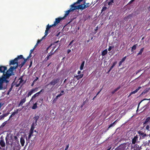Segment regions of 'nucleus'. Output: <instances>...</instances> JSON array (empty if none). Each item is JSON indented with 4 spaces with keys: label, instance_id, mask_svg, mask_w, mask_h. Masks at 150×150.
Masks as SVG:
<instances>
[{
    "label": "nucleus",
    "instance_id": "31",
    "mask_svg": "<svg viewBox=\"0 0 150 150\" xmlns=\"http://www.w3.org/2000/svg\"><path fill=\"white\" fill-rule=\"evenodd\" d=\"M114 2V0H110L108 2V5L109 6L112 5Z\"/></svg>",
    "mask_w": 150,
    "mask_h": 150
},
{
    "label": "nucleus",
    "instance_id": "53",
    "mask_svg": "<svg viewBox=\"0 0 150 150\" xmlns=\"http://www.w3.org/2000/svg\"><path fill=\"white\" fill-rule=\"evenodd\" d=\"M86 100L85 101H84L83 102V103L81 105V108H82L83 107V106L85 104V103L86 102Z\"/></svg>",
    "mask_w": 150,
    "mask_h": 150
},
{
    "label": "nucleus",
    "instance_id": "40",
    "mask_svg": "<svg viewBox=\"0 0 150 150\" xmlns=\"http://www.w3.org/2000/svg\"><path fill=\"white\" fill-rule=\"evenodd\" d=\"M83 0H78V1L75 3H74L73 4H79Z\"/></svg>",
    "mask_w": 150,
    "mask_h": 150
},
{
    "label": "nucleus",
    "instance_id": "20",
    "mask_svg": "<svg viewBox=\"0 0 150 150\" xmlns=\"http://www.w3.org/2000/svg\"><path fill=\"white\" fill-rule=\"evenodd\" d=\"M20 142L22 146H23L25 143V140L22 137H21L20 138Z\"/></svg>",
    "mask_w": 150,
    "mask_h": 150
},
{
    "label": "nucleus",
    "instance_id": "23",
    "mask_svg": "<svg viewBox=\"0 0 150 150\" xmlns=\"http://www.w3.org/2000/svg\"><path fill=\"white\" fill-rule=\"evenodd\" d=\"M56 26V25H55V24L54 23L52 25H49V24H48L47 26V27L46 28H48V29H49V30L51 28V27H55Z\"/></svg>",
    "mask_w": 150,
    "mask_h": 150
},
{
    "label": "nucleus",
    "instance_id": "18",
    "mask_svg": "<svg viewBox=\"0 0 150 150\" xmlns=\"http://www.w3.org/2000/svg\"><path fill=\"white\" fill-rule=\"evenodd\" d=\"M37 125L35 124L34 123H32L29 132L33 133L34 132V129L35 128V126Z\"/></svg>",
    "mask_w": 150,
    "mask_h": 150
},
{
    "label": "nucleus",
    "instance_id": "57",
    "mask_svg": "<svg viewBox=\"0 0 150 150\" xmlns=\"http://www.w3.org/2000/svg\"><path fill=\"white\" fill-rule=\"evenodd\" d=\"M122 62L121 61L119 62V66H121V65H122Z\"/></svg>",
    "mask_w": 150,
    "mask_h": 150
},
{
    "label": "nucleus",
    "instance_id": "43",
    "mask_svg": "<svg viewBox=\"0 0 150 150\" xmlns=\"http://www.w3.org/2000/svg\"><path fill=\"white\" fill-rule=\"evenodd\" d=\"M114 125V123H112L110 125H109L108 128L107 129V130L109 129L111 127L113 126Z\"/></svg>",
    "mask_w": 150,
    "mask_h": 150
},
{
    "label": "nucleus",
    "instance_id": "4",
    "mask_svg": "<svg viewBox=\"0 0 150 150\" xmlns=\"http://www.w3.org/2000/svg\"><path fill=\"white\" fill-rule=\"evenodd\" d=\"M59 80L60 78H59L53 79L48 84L46 85L45 87H47L50 85H52L53 86L59 82Z\"/></svg>",
    "mask_w": 150,
    "mask_h": 150
},
{
    "label": "nucleus",
    "instance_id": "41",
    "mask_svg": "<svg viewBox=\"0 0 150 150\" xmlns=\"http://www.w3.org/2000/svg\"><path fill=\"white\" fill-rule=\"evenodd\" d=\"M144 100H150V99H146V98H145L142 100L139 103V104H138V107H139V104H140V103L143 101Z\"/></svg>",
    "mask_w": 150,
    "mask_h": 150
},
{
    "label": "nucleus",
    "instance_id": "45",
    "mask_svg": "<svg viewBox=\"0 0 150 150\" xmlns=\"http://www.w3.org/2000/svg\"><path fill=\"white\" fill-rule=\"evenodd\" d=\"M107 8L105 7H103L102 9L101 10V13H102L103 11H105L106 10V9Z\"/></svg>",
    "mask_w": 150,
    "mask_h": 150
},
{
    "label": "nucleus",
    "instance_id": "28",
    "mask_svg": "<svg viewBox=\"0 0 150 150\" xmlns=\"http://www.w3.org/2000/svg\"><path fill=\"white\" fill-rule=\"evenodd\" d=\"M8 114H3L0 116V119H2L4 118V117H6L8 115Z\"/></svg>",
    "mask_w": 150,
    "mask_h": 150
},
{
    "label": "nucleus",
    "instance_id": "10",
    "mask_svg": "<svg viewBox=\"0 0 150 150\" xmlns=\"http://www.w3.org/2000/svg\"><path fill=\"white\" fill-rule=\"evenodd\" d=\"M64 19V17H59L55 19V21H54V23L56 26L59 23L60 21L63 20Z\"/></svg>",
    "mask_w": 150,
    "mask_h": 150
},
{
    "label": "nucleus",
    "instance_id": "27",
    "mask_svg": "<svg viewBox=\"0 0 150 150\" xmlns=\"http://www.w3.org/2000/svg\"><path fill=\"white\" fill-rule=\"evenodd\" d=\"M108 51L107 49L105 50H103L102 53V55L104 56L107 53Z\"/></svg>",
    "mask_w": 150,
    "mask_h": 150
},
{
    "label": "nucleus",
    "instance_id": "58",
    "mask_svg": "<svg viewBox=\"0 0 150 150\" xmlns=\"http://www.w3.org/2000/svg\"><path fill=\"white\" fill-rule=\"evenodd\" d=\"M34 49V48L33 49H32L30 50V53L32 54V52H33Z\"/></svg>",
    "mask_w": 150,
    "mask_h": 150
},
{
    "label": "nucleus",
    "instance_id": "60",
    "mask_svg": "<svg viewBox=\"0 0 150 150\" xmlns=\"http://www.w3.org/2000/svg\"><path fill=\"white\" fill-rule=\"evenodd\" d=\"M141 71V70L140 69L138 70L136 72V74H137L138 73L140 72Z\"/></svg>",
    "mask_w": 150,
    "mask_h": 150
},
{
    "label": "nucleus",
    "instance_id": "38",
    "mask_svg": "<svg viewBox=\"0 0 150 150\" xmlns=\"http://www.w3.org/2000/svg\"><path fill=\"white\" fill-rule=\"evenodd\" d=\"M74 41V40H73L70 42L68 46V47H70L71 48V47L72 46L71 45L73 43Z\"/></svg>",
    "mask_w": 150,
    "mask_h": 150
},
{
    "label": "nucleus",
    "instance_id": "33",
    "mask_svg": "<svg viewBox=\"0 0 150 150\" xmlns=\"http://www.w3.org/2000/svg\"><path fill=\"white\" fill-rule=\"evenodd\" d=\"M38 94L37 93H36L32 97V98H31L30 101H31L33 98H35L36 97L38 96Z\"/></svg>",
    "mask_w": 150,
    "mask_h": 150
},
{
    "label": "nucleus",
    "instance_id": "37",
    "mask_svg": "<svg viewBox=\"0 0 150 150\" xmlns=\"http://www.w3.org/2000/svg\"><path fill=\"white\" fill-rule=\"evenodd\" d=\"M38 88H33L32 89L31 91H32V93H34L35 92H36L38 91Z\"/></svg>",
    "mask_w": 150,
    "mask_h": 150
},
{
    "label": "nucleus",
    "instance_id": "15",
    "mask_svg": "<svg viewBox=\"0 0 150 150\" xmlns=\"http://www.w3.org/2000/svg\"><path fill=\"white\" fill-rule=\"evenodd\" d=\"M26 99V97H25L23 99H21V100L20 103L18 105V107H19L20 106H22L23 104L25 102Z\"/></svg>",
    "mask_w": 150,
    "mask_h": 150
},
{
    "label": "nucleus",
    "instance_id": "47",
    "mask_svg": "<svg viewBox=\"0 0 150 150\" xmlns=\"http://www.w3.org/2000/svg\"><path fill=\"white\" fill-rule=\"evenodd\" d=\"M126 56H125L124 57H123L122 59V60H121V61L122 62H123L125 60V59H126Z\"/></svg>",
    "mask_w": 150,
    "mask_h": 150
},
{
    "label": "nucleus",
    "instance_id": "29",
    "mask_svg": "<svg viewBox=\"0 0 150 150\" xmlns=\"http://www.w3.org/2000/svg\"><path fill=\"white\" fill-rule=\"evenodd\" d=\"M37 105V103H36L34 104L33 106L32 107V109H35L38 107Z\"/></svg>",
    "mask_w": 150,
    "mask_h": 150
},
{
    "label": "nucleus",
    "instance_id": "59",
    "mask_svg": "<svg viewBox=\"0 0 150 150\" xmlns=\"http://www.w3.org/2000/svg\"><path fill=\"white\" fill-rule=\"evenodd\" d=\"M71 51V50L70 49H69L67 51V52L68 54Z\"/></svg>",
    "mask_w": 150,
    "mask_h": 150
},
{
    "label": "nucleus",
    "instance_id": "42",
    "mask_svg": "<svg viewBox=\"0 0 150 150\" xmlns=\"http://www.w3.org/2000/svg\"><path fill=\"white\" fill-rule=\"evenodd\" d=\"M136 45H137V44L136 45H134L132 48V50H135L136 49Z\"/></svg>",
    "mask_w": 150,
    "mask_h": 150
},
{
    "label": "nucleus",
    "instance_id": "62",
    "mask_svg": "<svg viewBox=\"0 0 150 150\" xmlns=\"http://www.w3.org/2000/svg\"><path fill=\"white\" fill-rule=\"evenodd\" d=\"M64 94V93H60L58 95H59V96L60 97V96H62Z\"/></svg>",
    "mask_w": 150,
    "mask_h": 150
},
{
    "label": "nucleus",
    "instance_id": "6",
    "mask_svg": "<svg viewBox=\"0 0 150 150\" xmlns=\"http://www.w3.org/2000/svg\"><path fill=\"white\" fill-rule=\"evenodd\" d=\"M6 149L9 147V145H12L13 144V139H11V138L8 139L6 137Z\"/></svg>",
    "mask_w": 150,
    "mask_h": 150
},
{
    "label": "nucleus",
    "instance_id": "25",
    "mask_svg": "<svg viewBox=\"0 0 150 150\" xmlns=\"http://www.w3.org/2000/svg\"><path fill=\"white\" fill-rule=\"evenodd\" d=\"M84 64L85 61H83L81 64L80 67V70H81L83 69V67L84 66Z\"/></svg>",
    "mask_w": 150,
    "mask_h": 150
},
{
    "label": "nucleus",
    "instance_id": "44",
    "mask_svg": "<svg viewBox=\"0 0 150 150\" xmlns=\"http://www.w3.org/2000/svg\"><path fill=\"white\" fill-rule=\"evenodd\" d=\"M121 88V87L120 86H119L118 87H117V88L115 89H114L113 90L115 92H116V91H117L119 89H120V88Z\"/></svg>",
    "mask_w": 150,
    "mask_h": 150
},
{
    "label": "nucleus",
    "instance_id": "11",
    "mask_svg": "<svg viewBox=\"0 0 150 150\" xmlns=\"http://www.w3.org/2000/svg\"><path fill=\"white\" fill-rule=\"evenodd\" d=\"M138 133L139 134L140 138L142 137V138H144L145 137L147 136L146 134H145L142 131H140L138 132Z\"/></svg>",
    "mask_w": 150,
    "mask_h": 150
},
{
    "label": "nucleus",
    "instance_id": "32",
    "mask_svg": "<svg viewBox=\"0 0 150 150\" xmlns=\"http://www.w3.org/2000/svg\"><path fill=\"white\" fill-rule=\"evenodd\" d=\"M48 28H46V29L45 30V36H44L45 37V36H46L48 34V31L49 30V29H48Z\"/></svg>",
    "mask_w": 150,
    "mask_h": 150
},
{
    "label": "nucleus",
    "instance_id": "24",
    "mask_svg": "<svg viewBox=\"0 0 150 150\" xmlns=\"http://www.w3.org/2000/svg\"><path fill=\"white\" fill-rule=\"evenodd\" d=\"M140 147L137 144H135L134 146V149L136 150H140Z\"/></svg>",
    "mask_w": 150,
    "mask_h": 150
},
{
    "label": "nucleus",
    "instance_id": "14",
    "mask_svg": "<svg viewBox=\"0 0 150 150\" xmlns=\"http://www.w3.org/2000/svg\"><path fill=\"white\" fill-rule=\"evenodd\" d=\"M142 87L141 86H139V87L137 89H136L134 91L132 92L129 96H128V97L130 96H131L132 94H134L137 92L141 88H142Z\"/></svg>",
    "mask_w": 150,
    "mask_h": 150
},
{
    "label": "nucleus",
    "instance_id": "21",
    "mask_svg": "<svg viewBox=\"0 0 150 150\" xmlns=\"http://www.w3.org/2000/svg\"><path fill=\"white\" fill-rule=\"evenodd\" d=\"M83 76V74H81L78 75H76V76H75L74 77H76L77 80H79L80 79L82 78Z\"/></svg>",
    "mask_w": 150,
    "mask_h": 150
},
{
    "label": "nucleus",
    "instance_id": "61",
    "mask_svg": "<svg viewBox=\"0 0 150 150\" xmlns=\"http://www.w3.org/2000/svg\"><path fill=\"white\" fill-rule=\"evenodd\" d=\"M59 97H60L59 96V95H57L56 96V97L54 99H57Z\"/></svg>",
    "mask_w": 150,
    "mask_h": 150
},
{
    "label": "nucleus",
    "instance_id": "13",
    "mask_svg": "<svg viewBox=\"0 0 150 150\" xmlns=\"http://www.w3.org/2000/svg\"><path fill=\"white\" fill-rule=\"evenodd\" d=\"M149 90H150V87L146 88L142 92L141 94L140 95V96H142L143 95H144L146 93H148Z\"/></svg>",
    "mask_w": 150,
    "mask_h": 150
},
{
    "label": "nucleus",
    "instance_id": "3",
    "mask_svg": "<svg viewBox=\"0 0 150 150\" xmlns=\"http://www.w3.org/2000/svg\"><path fill=\"white\" fill-rule=\"evenodd\" d=\"M72 5H73V8L74 10L77 9L83 10L84 9L89 6H87L86 5L84 4H81L77 6H76L75 4H73Z\"/></svg>",
    "mask_w": 150,
    "mask_h": 150
},
{
    "label": "nucleus",
    "instance_id": "26",
    "mask_svg": "<svg viewBox=\"0 0 150 150\" xmlns=\"http://www.w3.org/2000/svg\"><path fill=\"white\" fill-rule=\"evenodd\" d=\"M18 109H17L16 111L13 112L10 116L9 118H11L12 116H14L15 114L17 113H18Z\"/></svg>",
    "mask_w": 150,
    "mask_h": 150
},
{
    "label": "nucleus",
    "instance_id": "46",
    "mask_svg": "<svg viewBox=\"0 0 150 150\" xmlns=\"http://www.w3.org/2000/svg\"><path fill=\"white\" fill-rule=\"evenodd\" d=\"M116 150H125V149L124 148H121L120 147H118Z\"/></svg>",
    "mask_w": 150,
    "mask_h": 150
},
{
    "label": "nucleus",
    "instance_id": "49",
    "mask_svg": "<svg viewBox=\"0 0 150 150\" xmlns=\"http://www.w3.org/2000/svg\"><path fill=\"white\" fill-rule=\"evenodd\" d=\"M114 48V46H109V48H108V50L110 51L111 49Z\"/></svg>",
    "mask_w": 150,
    "mask_h": 150
},
{
    "label": "nucleus",
    "instance_id": "35",
    "mask_svg": "<svg viewBox=\"0 0 150 150\" xmlns=\"http://www.w3.org/2000/svg\"><path fill=\"white\" fill-rule=\"evenodd\" d=\"M33 93L32 92V91H29L27 95L25 97H26V98L27 97H29L30 96H31V94H32Z\"/></svg>",
    "mask_w": 150,
    "mask_h": 150
},
{
    "label": "nucleus",
    "instance_id": "48",
    "mask_svg": "<svg viewBox=\"0 0 150 150\" xmlns=\"http://www.w3.org/2000/svg\"><path fill=\"white\" fill-rule=\"evenodd\" d=\"M13 87V85H11V87L9 88V89L8 90L9 92H10L11 91Z\"/></svg>",
    "mask_w": 150,
    "mask_h": 150
},
{
    "label": "nucleus",
    "instance_id": "50",
    "mask_svg": "<svg viewBox=\"0 0 150 150\" xmlns=\"http://www.w3.org/2000/svg\"><path fill=\"white\" fill-rule=\"evenodd\" d=\"M38 79V77H36V78L33 81V83H35V82H36Z\"/></svg>",
    "mask_w": 150,
    "mask_h": 150
},
{
    "label": "nucleus",
    "instance_id": "64",
    "mask_svg": "<svg viewBox=\"0 0 150 150\" xmlns=\"http://www.w3.org/2000/svg\"><path fill=\"white\" fill-rule=\"evenodd\" d=\"M148 9L149 11H150V6L149 7Z\"/></svg>",
    "mask_w": 150,
    "mask_h": 150
},
{
    "label": "nucleus",
    "instance_id": "2",
    "mask_svg": "<svg viewBox=\"0 0 150 150\" xmlns=\"http://www.w3.org/2000/svg\"><path fill=\"white\" fill-rule=\"evenodd\" d=\"M10 77V75L8 74H6L5 76L3 78H0V90L2 88V84L4 81H6L8 82V81L6 80V79H8Z\"/></svg>",
    "mask_w": 150,
    "mask_h": 150
},
{
    "label": "nucleus",
    "instance_id": "36",
    "mask_svg": "<svg viewBox=\"0 0 150 150\" xmlns=\"http://www.w3.org/2000/svg\"><path fill=\"white\" fill-rule=\"evenodd\" d=\"M33 133L30 132H29V134L28 135V139H30V137L32 136H33Z\"/></svg>",
    "mask_w": 150,
    "mask_h": 150
},
{
    "label": "nucleus",
    "instance_id": "34",
    "mask_svg": "<svg viewBox=\"0 0 150 150\" xmlns=\"http://www.w3.org/2000/svg\"><path fill=\"white\" fill-rule=\"evenodd\" d=\"M19 79L20 80V81L19 82V83L21 84L23 81V76H21L20 78H19Z\"/></svg>",
    "mask_w": 150,
    "mask_h": 150
},
{
    "label": "nucleus",
    "instance_id": "17",
    "mask_svg": "<svg viewBox=\"0 0 150 150\" xmlns=\"http://www.w3.org/2000/svg\"><path fill=\"white\" fill-rule=\"evenodd\" d=\"M55 52V51L53 53H52V52H50V53H48L47 57L45 58V60L46 61L48 60L52 55L54 54Z\"/></svg>",
    "mask_w": 150,
    "mask_h": 150
},
{
    "label": "nucleus",
    "instance_id": "9",
    "mask_svg": "<svg viewBox=\"0 0 150 150\" xmlns=\"http://www.w3.org/2000/svg\"><path fill=\"white\" fill-rule=\"evenodd\" d=\"M32 57L31 54L30 53V54L27 58V59H25L23 57L22 58L23 59H24V60L23 62L21 63V64H20V66H21V67H22L26 63L27 60L28 59H29L31 57Z\"/></svg>",
    "mask_w": 150,
    "mask_h": 150
},
{
    "label": "nucleus",
    "instance_id": "22",
    "mask_svg": "<svg viewBox=\"0 0 150 150\" xmlns=\"http://www.w3.org/2000/svg\"><path fill=\"white\" fill-rule=\"evenodd\" d=\"M149 126H150L149 124H147L145 126V127H145V129L148 130L147 132L148 131H149V132H150V130H149V129H150V128Z\"/></svg>",
    "mask_w": 150,
    "mask_h": 150
},
{
    "label": "nucleus",
    "instance_id": "30",
    "mask_svg": "<svg viewBox=\"0 0 150 150\" xmlns=\"http://www.w3.org/2000/svg\"><path fill=\"white\" fill-rule=\"evenodd\" d=\"M144 47H143L139 51V53L137 54L138 55H141L142 54V53L144 50Z\"/></svg>",
    "mask_w": 150,
    "mask_h": 150
},
{
    "label": "nucleus",
    "instance_id": "8",
    "mask_svg": "<svg viewBox=\"0 0 150 150\" xmlns=\"http://www.w3.org/2000/svg\"><path fill=\"white\" fill-rule=\"evenodd\" d=\"M150 122V117H146L145 119V120L143 122V128H144V127L147 125L148 124L149 122Z\"/></svg>",
    "mask_w": 150,
    "mask_h": 150
},
{
    "label": "nucleus",
    "instance_id": "12",
    "mask_svg": "<svg viewBox=\"0 0 150 150\" xmlns=\"http://www.w3.org/2000/svg\"><path fill=\"white\" fill-rule=\"evenodd\" d=\"M39 118V116L35 115L33 117L34 120L35 121L33 123H34L35 125H37V122Z\"/></svg>",
    "mask_w": 150,
    "mask_h": 150
},
{
    "label": "nucleus",
    "instance_id": "52",
    "mask_svg": "<svg viewBox=\"0 0 150 150\" xmlns=\"http://www.w3.org/2000/svg\"><path fill=\"white\" fill-rule=\"evenodd\" d=\"M69 144H68L67 145L66 147L64 150H67L69 148Z\"/></svg>",
    "mask_w": 150,
    "mask_h": 150
},
{
    "label": "nucleus",
    "instance_id": "55",
    "mask_svg": "<svg viewBox=\"0 0 150 150\" xmlns=\"http://www.w3.org/2000/svg\"><path fill=\"white\" fill-rule=\"evenodd\" d=\"M14 140L16 141L18 139V137L16 136H14Z\"/></svg>",
    "mask_w": 150,
    "mask_h": 150
},
{
    "label": "nucleus",
    "instance_id": "54",
    "mask_svg": "<svg viewBox=\"0 0 150 150\" xmlns=\"http://www.w3.org/2000/svg\"><path fill=\"white\" fill-rule=\"evenodd\" d=\"M42 41V40H38L37 42V43L36 44V45H38V44L39 43Z\"/></svg>",
    "mask_w": 150,
    "mask_h": 150
},
{
    "label": "nucleus",
    "instance_id": "5",
    "mask_svg": "<svg viewBox=\"0 0 150 150\" xmlns=\"http://www.w3.org/2000/svg\"><path fill=\"white\" fill-rule=\"evenodd\" d=\"M7 69V67L6 66H0V72L3 73L2 78H3L4 76H6L7 72V71L6 72H5V71Z\"/></svg>",
    "mask_w": 150,
    "mask_h": 150
},
{
    "label": "nucleus",
    "instance_id": "1",
    "mask_svg": "<svg viewBox=\"0 0 150 150\" xmlns=\"http://www.w3.org/2000/svg\"><path fill=\"white\" fill-rule=\"evenodd\" d=\"M22 58H23V55H21L18 56L17 58H15L13 60L10 61V63L9 64V65H11L16 64V66L11 67L10 68L7 70V72L6 74H9L10 77L12 75H13V70L16 69L18 66V60L20 59H22Z\"/></svg>",
    "mask_w": 150,
    "mask_h": 150
},
{
    "label": "nucleus",
    "instance_id": "56",
    "mask_svg": "<svg viewBox=\"0 0 150 150\" xmlns=\"http://www.w3.org/2000/svg\"><path fill=\"white\" fill-rule=\"evenodd\" d=\"M102 88H101V89H100V90L97 93V94L96 95V96H97L100 92V91H102Z\"/></svg>",
    "mask_w": 150,
    "mask_h": 150
},
{
    "label": "nucleus",
    "instance_id": "19",
    "mask_svg": "<svg viewBox=\"0 0 150 150\" xmlns=\"http://www.w3.org/2000/svg\"><path fill=\"white\" fill-rule=\"evenodd\" d=\"M0 145L2 147H4L5 146V143L3 139H1L0 140Z\"/></svg>",
    "mask_w": 150,
    "mask_h": 150
},
{
    "label": "nucleus",
    "instance_id": "63",
    "mask_svg": "<svg viewBox=\"0 0 150 150\" xmlns=\"http://www.w3.org/2000/svg\"><path fill=\"white\" fill-rule=\"evenodd\" d=\"M81 73V71H78L77 74H78L79 75Z\"/></svg>",
    "mask_w": 150,
    "mask_h": 150
},
{
    "label": "nucleus",
    "instance_id": "7",
    "mask_svg": "<svg viewBox=\"0 0 150 150\" xmlns=\"http://www.w3.org/2000/svg\"><path fill=\"white\" fill-rule=\"evenodd\" d=\"M70 7L71 8L69 10L66 11L65 12V14L64 17H64V18L68 15L70 12L73 11L74 10L73 8V5H71Z\"/></svg>",
    "mask_w": 150,
    "mask_h": 150
},
{
    "label": "nucleus",
    "instance_id": "16",
    "mask_svg": "<svg viewBox=\"0 0 150 150\" xmlns=\"http://www.w3.org/2000/svg\"><path fill=\"white\" fill-rule=\"evenodd\" d=\"M138 137L137 135H136V136H134V138L132 139V143L133 144H135L136 143V142L138 140Z\"/></svg>",
    "mask_w": 150,
    "mask_h": 150
},
{
    "label": "nucleus",
    "instance_id": "39",
    "mask_svg": "<svg viewBox=\"0 0 150 150\" xmlns=\"http://www.w3.org/2000/svg\"><path fill=\"white\" fill-rule=\"evenodd\" d=\"M6 121H5V122H4L2 124V125H1V126L0 127H0H4L5 125H6Z\"/></svg>",
    "mask_w": 150,
    "mask_h": 150
},
{
    "label": "nucleus",
    "instance_id": "51",
    "mask_svg": "<svg viewBox=\"0 0 150 150\" xmlns=\"http://www.w3.org/2000/svg\"><path fill=\"white\" fill-rule=\"evenodd\" d=\"M117 63V62L116 61L114 62L113 63L112 66L114 67L115 65Z\"/></svg>",
    "mask_w": 150,
    "mask_h": 150
}]
</instances>
